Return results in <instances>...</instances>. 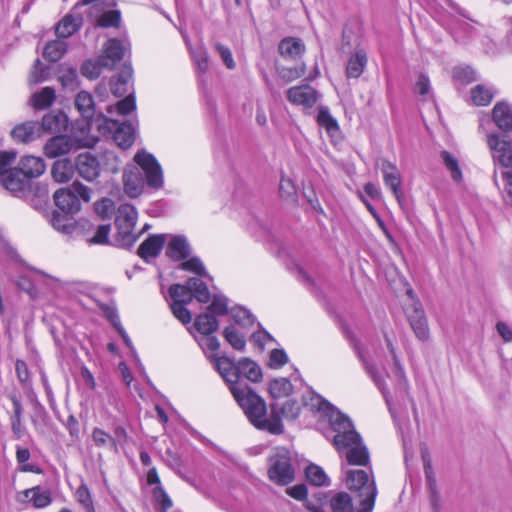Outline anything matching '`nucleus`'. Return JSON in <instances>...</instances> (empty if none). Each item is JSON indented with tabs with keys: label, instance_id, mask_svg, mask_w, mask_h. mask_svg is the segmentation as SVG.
<instances>
[{
	"label": "nucleus",
	"instance_id": "1",
	"mask_svg": "<svg viewBox=\"0 0 512 512\" xmlns=\"http://www.w3.org/2000/svg\"><path fill=\"white\" fill-rule=\"evenodd\" d=\"M303 405L328 420L335 433L333 444L350 465L365 466L369 463L368 450L349 417L311 390L303 395Z\"/></svg>",
	"mask_w": 512,
	"mask_h": 512
},
{
	"label": "nucleus",
	"instance_id": "2",
	"mask_svg": "<svg viewBox=\"0 0 512 512\" xmlns=\"http://www.w3.org/2000/svg\"><path fill=\"white\" fill-rule=\"evenodd\" d=\"M230 392L253 426L271 434L283 433L284 426L278 416L276 404L270 405V415L268 416L265 401L247 384L233 385Z\"/></svg>",
	"mask_w": 512,
	"mask_h": 512
},
{
	"label": "nucleus",
	"instance_id": "3",
	"mask_svg": "<svg viewBox=\"0 0 512 512\" xmlns=\"http://www.w3.org/2000/svg\"><path fill=\"white\" fill-rule=\"evenodd\" d=\"M230 392L253 426L271 434L283 433L284 426L278 416L276 404L270 405V415L268 416L265 401L247 384L233 385Z\"/></svg>",
	"mask_w": 512,
	"mask_h": 512
},
{
	"label": "nucleus",
	"instance_id": "4",
	"mask_svg": "<svg viewBox=\"0 0 512 512\" xmlns=\"http://www.w3.org/2000/svg\"><path fill=\"white\" fill-rule=\"evenodd\" d=\"M135 165H127L123 172L124 192L130 198L140 196L145 184L152 189L163 186V171L156 158L145 150L134 156Z\"/></svg>",
	"mask_w": 512,
	"mask_h": 512
},
{
	"label": "nucleus",
	"instance_id": "5",
	"mask_svg": "<svg viewBox=\"0 0 512 512\" xmlns=\"http://www.w3.org/2000/svg\"><path fill=\"white\" fill-rule=\"evenodd\" d=\"M346 484L350 490L358 493L359 505L356 512H372L377 496V488L375 482L370 481L367 472L364 470L348 471Z\"/></svg>",
	"mask_w": 512,
	"mask_h": 512
},
{
	"label": "nucleus",
	"instance_id": "6",
	"mask_svg": "<svg viewBox=\"0 0 512 512\" xmlns=\"http://www.w3.org/2000/svg\"><path fill=\"white\" fill-rule=\"evenodd\" d=\"M55 205L64 213L76 214L81 209L80 200L89 202L91 190L79 181H74L69 187L60 188L53 195Z\"/></svg>",
	"mask_w": 512,
	"mask_h": 512
},
{
	"label": "nucleus",
	"instance_id": "7",
	"mask_svg": "<svg viewBox=\"0 0 512 512\" xmlns=\"http://www.w3.org/2000/svg\"><path fill=\"white\" fill-rule=\"evenodd\" d=\"M268 477L278 485H288L295 478L291 453L284 447L275 448L268 458Z\"/></svg>",
	"mask_w": 512,
	"mask_h": 512
},
{
	"label": "nucleus",
	"instance_id": "8",
	"mask_svg": "<svg viewBox=\"0 0 512 512\" xmlns=\"http://www.w3.org/2000/svg\"><path fill=\"white\" fill-rule=\"evenodd\" d=\"M95 139H72L66 135H58L50 138L45 146L44 153L49 158H56L68 154L80 147H93Z\"/></svg>",
	"mask_w": 512,
	"mask_h": 512
},
{
	"label": "nucleus",
	"instance_id": "9",
	"mask_svg": "<svg viewBox=\"0 0 512 512\" xmlns=\"http://www.w3.org/2000/svg\"><path fill=\"white\" fill-rule=\"evenodd\" d=\"M408 295L413 298V291L409 290ZM407 320L414 335L419 341L425 342L430 338L428 320L422 304L418 300L412 299L411 305L405 309Z\"/></svg>",
	"mask_w": 512,
	"mask_h": 512
},
{
	"label": "nucleus",
	"instance_id": "10",
	"mask_svg": "<svg viewBox=\"0 0 512 512\" xmlns=\"http://www.w3.org/2000/svg\"><path fill=\"white\" fill-rule=\"evenodd\" d=\"M132 75L131 64L124 63L121 71L109 79L112 96H135Z\"/></svg>",
	"mask_w": 512,
	"mask_h": 512
},
{
	"label": "nucleus",
	"instance_id": "11",
	"mask_svg": "<svg viewBox=\"0 0 512 512\" xmlns=\"http://www.w3.org/2000/svg\"><path fill=\"white\" fill-rule=\"evenodd\" d=\"M92 9H95L99 15L93 23L94 28H119L121 24V12L117 9L103 10L102 0H82L83 5L92 4Z\"/></svg>",
	"mask_w": 512,
	"mask_h": 512
},
{
	"label": "nucleus",
	"instance_id": "12",
	"mask_svg": "<svg viewBox=\"0 0 512 512\" xmlns=\"http://www.w3.org/2000/svg\"><path fill=\"white\" fill-rule=\"evenodd\" d=\"M75 169L78 175L85 181L93 182L101 174V163L90 152L79 154L75 159Z\"/></svg>",
	"mask_w": 512,
	"mask_h": 512
},
{
	"label": "nucleus",
	"instance_id": "13",
	"mask_svg": "<svg viewBox=\"0 0 512 512\" xmlns=\"http://www.w3.org/2000/svg\"><path fill=\"white\" fill-rule=\"evenodd\" d=\"M50 223L55 230L68 236L73 235L80 229H85L86 226H90V223L86 220L77 222L67 213L62 214L56 210L51 214Z\"/></svg>",
	"mask_w": 512,
	"mask_h": 512
},
{
	"label": "nucleus",
	"instance_id": "14",
	"mask_svg": "<svg viewBox=\"0 0 512 512\" xmlns=\"http://www.w3.org/2000/svg\"><path fill=\"white\" fill-rule=\"evenodd\" d=\"M488 146L494 152V159L507 168H512V144L501 139L498 135L491 134L487 140Z\"/></svg>",
	"mask_w": 512,
	"mask_h": 512
},
{
	"label": "nucleus",
	"instance_id": "15",
	"mask_svg": "<svg viewBox=\"0 0 512 512\" xmlns=\"http://www.w3.org/2000/svg\"><path fill=\"white\" fill-rule=\"evenodd\" d=\"M381 171L385 185L393 192L399 204L404 201V195L401 190V176L395 164L383 160Z\"/></svg>",
	"mask_w": 512,
	"mask_h": 512
},
{
	"label": "nucleus",
	"instance_id": "16",
	"mask_svg": "<svg viewBox=\"0 0 512 512\" xmlns=\"http://www.w3.org/2000/svg\"><path fill=\"white\" fill-rule=\"evenodd\" d=\"M106 122L110 123L109 127L114 130L113 138L116 144L122 149L130 148L135 141V128L129 122L119 123L117 120L108 119Z\"/></svg>",
	"mask_w": 512,
	"mask_h": 512
},
{
	"label": "nucleus",
	"instance_id": "17",
	"mask_svg": "<svg viewBox=\"0 0 512 512\" xmlns=\"http://www.w3.org/2000/svg\"><path fill=\"white\" fill-rule=\"evenodd\" d=\"M169 241L166 247V256L173 261H183L190 257L191 246L184 235H167Z\"/></svg>",
	"mask_w": 512,
	"mask_h": 512
},
{
	"label": "nucleus",
	"instance_id": "18",
	"mask_svg": "<svg viewBox=\"0 0 512 512\" xmlns=\"http://www.w3.org/2000/svg\"><path fill=\"white\" fill-rule=\"evenodd\" d=\"M211 361L221 377L229 384V389L233 385H245L242 381H238V363L234 364L231 359L225 356H212Z\"/></svg>",
	"mask_w": 512,
	"mask_h": 512
},
{
	"label": "nucleus",
	"instance_id": "19",
	"mask_svg": "<svg viewBox=\"0 0 512 512\" xmlns=\"http://www.w3.org/2000/svg\"><path fill=\"white\" fill-rule=\"evenodd\" d=\"M124 50L121 40L110 38L103 45L100 61L107 63V69H113L124 58Z\"/></svg>",
	"mask_w": 512,
	"mask_h": 512
},
{
	"label": "nucleus",
	"instance_id": "20",
	"mask_svg": "<svg viewBox=\"0 0 512 512\" xmlns=\"http://www.w3.org/2000/svg\"><path fill=\"white\" fill-rule=\"evenodd\" d=\"M385 342L393 360L392 375L396 382V391L400 394L408 395L409 386L404 368L400 363L391 339L387 335H385Z\"/></svg>",
	"mask_w": 512,
	"mask_h": 512
},
{
	"label": "nucleus",
	"instance_id": "21",
	"mask_svg": "<svg viewBox=\"0 0 512 512\" xmlns=\"http://www.w3.org/2000/svg\"><path fill=\"white\" fill-rule=\"evenodd\" d=\"M167 240L166 234H155L150 235L146 240H144L137 251L139 257H141L146 262L149 259L156 258L161 252Z\"/></svg>",
	"mask_w": 512,
	"mask_h": 512
},
{
	"label": "nucleus",
	"instance_id": "22",
	"mask_svg": "<svg viewBox=\"0 0 512 512\" xmlns=\"http://www.w3.org/2000/svg\"><path fill=\"white\" fill-rule=\"evenodd\" d=\"M306 47L301 38L285 37L278 44V52L286 60H299L305 53Z\"/></svg>",
	"mask_w": 512,
	"mask_h": 512
},
{
	"label": "nucleus",
	"instance_id": "23",
	"mask_svg": "<svg viewBox=\"0 0 512 512\" xmlns=\"http://www.w3.org/2000/svg\"><path fill=\"white\" fill-rule=\"evenodd\" d=\"M78 5H75L72 12L66 14L56 25L55 34L58 38L66 39L81 28L83 17L80 14L75 15L74 13Z\"/></svg>",
	"mask_w": 512,
	"mask_h": 512
},
{
	"label": "nucleus",
	"instance_id": "24",
	"mask_svg": "<svg viewBox=\"0 0 512 512\" xmlns=\"http://www.w3.org/2000/svg\"><path fill=\"white\" fill-rule=\"evenodd\" d=\"M41 135L40 126L37 122L26 121L16 125L11 130V136L17 143L27 144L30 143Z\"/></svg>",
	"mask_w": 512,
	"mask_h": 512
},
{
	"label": "nucleus",
	"instance_id": "25",
	"mask_svg": "<svg viewBox=\"0 0 512 512\" xmlns=\"http://www.w3.org/2000/svg\"><path fill=\"white\" fill-rule=\"evenodd\" d=\"M0 182L7 190L16 194L26 189L29 184V179L17 167L4 174L2 173V175H0Z\"/></svg>",
	"mask_w": 512,
	"mask_h": 512
},
{
	"label": "nucleus",
	"instance_id": "26",
	"mask_svg": "<svg viewBox=\"0 0 512 512\" xmlns=\"http://www.w3.org/2000/svg\"><path fill=\"white\" fill-rule=\"evenodd\" d=\"M448 18L450 23L443 25L449 30L453 39L459 44H467L472 38L473 27L463 21H460L451 14H448Z\"/></svg>",
	"mask_w": 512,
	"mask_h": 512
},
{
	"label": "nucleus",
	"instance_id": "27",
	"mask_svg": "<svg viewBox=\"0 0 512 512\" xmlns=\"http://www.w3.org/2000/svg\"><path fill=\"white\" fill-rule=\"evenodd\" d=\"M355 351L360 361L362 362L366 372L371 377L374 384L377 386V388L380 390L383 397L385 398L387 405H390L389 389L386 386L384 379L378 374L375 366L366 359L364 353L361 351L360 347L357 344H355Z\"/></svg>",
	"mask_w": 512,
	"mask_h": 512
},
{
	"label": "nucleus",
	"instance_id": "28",
	"mask_svg": "<svg viewBox=\"0 0 512 512\" xmlns=\"http://www.w3.org/2000/svg\"><path fill=\"white\" fill-rule=\"evenodd\" d=\"M74 104L82 117L87 120H107L103 111L94 102V98H74Z\"/></svg>",
	"mask_w": 512,
	"mask_h": 512
},
{
	"label": "nucleus",
	"instance_id": "29",
	"mask_svg": "<svg viewBox=\"0 0 512 512\" xmlns=\"http://www.w3.org/2000/svg\"><path fill=\"white\" fill-rule=\"evenodd\" d=\"M67 116L61 110H53L42 118L40 130L49 132H60L67 126Z\"/></svg>",
	"mask_w": 512,
	"mask_h": 512
},
{
	"label": "nucleus",
	"instance_id": "30",
	"mask_svg": "<svg viewBox=\"0 0 512 512\" xmlns=\"http://www.w3.org/2000/svg\"><path fill=\"white\" fill-rule=\"evenodd\" d=\"M31 403L33 405V413L30 416L31 422L38 433L44 434L50 423V417L35 395L31 397Z\"/></svg>",
	"mask_w": 512,
	"mask_h": 512
},
{
	"label": "nucleus",
	"instance_id": "31",
	"mask_svg": "<svg viewBox=\"0 0 512 512\" xmlns=\"http://www.w3.org/2000/svg\"><path fill=\"white\" fill-rule=\"evenodd\" d=\"M30 180L42 175L45 171V163L42 158L35 156H24L21 158L18 167Z\"/></svg>",
	"mask_w": 512,
	"mask_h": 512
},
{
	"label": "nucleus",
	"instance_id": "32",
	"mask_svg": "<svg viewBox=\"0 0 512 512\" xmlns=\"http://www.w3.org/2000/svg\"><path fill=\"white\" fill-rule=\"evenodd\" d=\"M75 163L73 164L70 159L57 160L51 170L53 179L59 183H66L70 181L75 172Z\"/></svg>",
	"mask_w": 512,
	"mask_h": 512
},
{
	"label": "nucleus",
	"instance_id": "33",
	"mask_svg": "<svg viewBox=\"0 0 512 512\" xmlns=\"http://www.w3.org/2000/svg\"><path fill=\"white\" fill-rule=\"evenodd\" d=\"M137 211L134 206L130 204H122L119 206L116 217H115V225L116 227L123 228H135L137 221Z\"/></svg>",
	"mask_w": 512,
	"mask_h": 512
},
{
	"label": "nucleus",
	"instance_id": "34",
	"mask_svg": "<svg viewBox=\"0 0 512 512\" xmlns=\"http://www.w3.org/2000/svg\"><path fill=\"white\" fill-rule=\"evenodd\" d=\"M493 120L499 129L503 131L512 130V111L505 102H499L493 109Z\"/></svg>",
	"mask_w": 512,
	"mask_h": 512
},
{
	"label": "nucleus",
	"instance_id": "35",
	"mask_svg": "<svg viewBox=\"0 0 512 512\" xmlns=\"http://www.w3.org/2000/svg\"><path fill=\"white\" fill-rule=\"evenodd\" d=\"M244 377L251 382H259L262 379V371L260 366L248 359L244 358L238 362V381Z\"/></svg>",
	"mask_w": 512,
	"mask_h": 512
},
{
	"label": "nucleus",
	"instance_id": "36",
	"mask_svg": "<svg viewBox=\"0 0 512 512\" xmlns=\"http://www.w3.org/2000/svg\"><path fill=\"white\" fill-rule=\"evenodd\" d=\"M316 121L320 127L325 129L330 137H334L340 133L339 124L337 120L330 114L328 107H319Z\"/></svg>",
	"mask_w": 512,
	"mask_h": 512
},
{
	"label": "nucleus",
	"instance_id": "37",
	"mask_svg": "<svg viewBox=\"0 0 512 512\" xmlns=\"http://www.w3.org/2000/svg\"><path fill=\"white\" fill-rule=\"evenodd\" d=\"M67 51V43L64 39L59 38L57 40L49 41L46 43L43 49V57L51 62L55 63L59 61Z\"/></svg>",
	"mask_w": 512,
	"mask_h": 512
},
{
	"label": "nucleus",
	"instance_id": "38",
	"mask_svg": "<svg viewBox=\"0 0 512 512\" xmlns=\"http://www.w3.org/2000/svg\"><path fill=\"white\" fill-rule=\"evenodd\" d=\"M22 494L33 503L35 508H44L52 502L50 492L48 490H42L40 486L26 489Z\"/></svg>",
	"mask_w": 512,
	"mask_h": 512
},
{
	"label": "nucleus",
	"instance_id": "39",
	"mask_svg": "<svg viewBox=\"0 0 512 512\" xmlns=\"http://www.w3.org/2000/svg\"><path fill=\"white\" fill-rule=\"evenodd\" d=\"M194 326L202 335H209L217 331L219 323L216 317L208 311L196 317Z\"/></svg>",
	"mask_w": 512,
	"mask_h": 512
},
{
	"label": "nucleus",
	"instance_id": "40",
	"mask_svg": "<svg viewBox=\"0 0 512 512\" xmlns=\"http://www.w3.org/2000/svg\"><path fill=\"white\" fill-rule=\"evenodd\" d=\"M366 63V53L362 50L357 51L347 63L346 72L348 77L358 78L363 73Z\"/></svg>",
	"mask_w": 512,
	"mask_h": 512
},
{
	"label": "nucleus",
	"instance_id": "41",
	"mask_svg": "<svg viewBox=\"0 0 512 512\" xmlns=\"http://www.w3.org/2000/svg\"><path fill=\"white\" fill-rule=\"evenodd\" d=\"M329 503L332 512H354L352 498L346 492L335 493Z\"/></svg>",
	"mask_w": 512,
	"mask_h": 512
},
{
	"label": "nucleus",
	"instance_id": "42",
	"mask_svg": "<svg viewBox=\"0 0 512 512\" xmlns=\"http://www.w3.org/2000/svg\"><path fill=\"white\" fill-rule=\"evenodd\" d=\"M193 298L201 303H208L211 299V295L207 284L202 280L191 277L187 281Z\"/></svg>",
	"mask_w": 512,
	"mask_h": 512
},
{
	"label": "nucleus",
	"instance_id": "43",
	"mask_svg": "<svg viewBox=\"0 0 512 512\" xmlns=\"http://www.w3.org/2000/svg\"><path fill=\"white\" fill-rule=\"evenodd\" d=\"M169 296L172 299L171 304H189L193 299L188 283L172 284L169 288Z\"/></svg>",
	"mask_w": 512,
	"mask_h": 512
},
{
	"label": "nucleus",
	"instance_id": "44",
	"mask_svg": "<svg viewBox=\"0 0 512 512\" xmlns=\"http://www.w3.org/2000/svg\"><path fill=\"white\" fill-rule=\"evenodd\" d=\"M453 80L458 91L461 92L460 86L468 85L477 79V75L474 69L469 66L466 67H455L453 69Z\"/></svg>",
	"mask_w": 512,
	"mask_h": 512
},
{
	"label": "nucleus",
	"instance_id": "45",
	"mask_svg": "<svg viewBox=\"0 0 512 512\" xmlns=\"http://www.w3.org/2000/svg\"><path fill=\"white\" fill-rule=\"evenodd\" d=\"M107 69V63L100 61L98 56L96 59H87L81 65V74L88 79H96L100 76L102 70Z\"/></svg>",
	"mask_w": 512,
	"mask_h": 512
},
{
	"label": "nucleus",
	"instance_id": "46",
	"mask_svg": "<svg viewBox=\"0 0 512 512\" xmlns=\"http://www.w3.org/2000/svg\"><path fill=\"white\" fill-rule=\"evenodd\" d=\"M293 386L287 378L274 379L269 384V392L274 399L289 396Z\"/></svg>",
	"mask_w": 512,
	"mask_h": 512
},
{
	"label": "nucleus",
	"instance_id": "47",
	"mask_svg": "<svg viewBox=\"0 0 512 512\" xmlns=\"http://www.w3.org/2000/svg\"><path fill=\"white\" fill-rule=\"evenodd\" d=\"M277 405L278 416L282 415L287 420L296 419L301 411V406L294 399L286 400L282 405L275 403Z\"/></svg>",
	"mask_w": 512,
	"mask_h": 512
},
{
	"label": "nucleus",
	"instance_id": "48",
	"mask_svg": "<svg viewBox=\"0 0 512 512\" xmlns=\"http://www.w3.org/2000/svg\"><path fill=\"white\" fill-rule=\"evenodd\" d=\"M117 233L115 236L116 245L123 248H129L137 240V235L134 233L133 228L116 227Z\"/></svg>",
	"mask_w": 512,
	"mask_h": 512
},
{
	"label": "nucleus",
	"instance_id": "49",
	"mask_svg": "<svg viewBox=\"0 0 512 512\" xmlns=\"http://www.w3.org/2000/svg\"><path fill=\"white\" fill-rule=\"evenodd\" d=\"M180 268L182 270L195 273L201 277H209L203 262L198 257H188L187 259L183 260Z\"/></svg>",
	"mask_w": 512,
	"mask_h": 512
},
{
	"label": "nucleus",
	"instance_id": "50",
	"mask_svg": "<svg viewBox=\"0 0 512 512\" xmlns=\"http://www.w3.org/2000/svg\"><path fill=\"white\" fill-rule=\"evenodd\" d=\"M441 158L446 168L450 171L452 179L456 182L461 181L462 172L458 160L448 151H442Z\"/></svg>",
	"mask_w": 512,
	"mask_h": 512
},
{
	"label": "nucleus",
	"instance_id": "51",
	"mask_svg": "<svg viewBox=\"0 0 512 512\" xmlns=\"http://www.w3.org/2000/svg\"><path fill=\"white\" fill-rule=\"evenodd\" d=\"M192 59L200 73H206L209 70L208 52L203 46H197L191 51Z\"/></svg>",
	"mask_w": 512,
	"mask_h": 512
},
{
	"label": "nucleus",
	"instance_id": "52",
	"mask_svg": "<svg viewBox=\"0 0 512 512\" xmlns=\"http://www.w3.org/2000/svg\"><path fill=\"white\" fill-rule=\"evenodd\" d=\"M92 439L97 447H110L111 449L117 450V444L115 439L100 428H94L92 431Z\"/></svg>",
	"mask_w": 512,
	"mask_h": 512
},
{
	"label": "nucleus",
	"instance_id": "53",
	"mask_svg": "<svg viewBox=\"0 0 512 512\" xmlns=\"http://www.w3.org/2000/svg\"><path fill=\"white\" fill-rule=\"evenodd\" d=\"M225 340L236 350H243L246 341L243 335H240L234 326H228L223 332Z\"/></svg>",
	"mask_w": 512,
	"mask_h": 512
},
{
	"label": "nucleus",
	"instance_id": "54",
	"mask_svg": "<svg viewBox=\"0 0 512 512\" xmlns=\"http://www.w3.org/2000/svg\"><path fill=\"white\" fill-rule=\"evenodd\" d=\"M305 474L309 482L315 486H322L327 483L328 478L325 472L317 465H309L305 470Z\"/></svg>",
	"mask_w": 512,
	"mask_h": 512
},
{
	"label": "nucleus",
	"instance_id": "55",
	"mask_svg": "<svg viewBox=\"0 0 512 512\" xmlns=\"http://www.w3.org/2000/svg\"><path fill=\"white\" fill-rule=\"evenodd\" d=\"M278 75L285 80L286 82H290L294 79H297L304 75L305 73V65L301 63L300 65H294L291 67L278 66L277 67Z\"/></svg>",
	"mask_w": 512,
	"mask_h": 512
},
{
	"label": "nucleus",
	"instance_id": "56",
	"mask_svg": "<svg viewBox=\"0 0 512 512\" xmlns=\"http://www.w3.org/2000/svg\"><path fill=\"white\" fill-rule=\"evenodd\" d=\"M232 319L243 327H249L254 323V317L249 310L243 307H233L230 309Z\"/></svg>",
	"mask_w": 512,
	"mask_h": 512
},
{
	"label": "nucleus",
	"instance_id": "57",
	"mask_svg": "<svg viewBox=\"0 0 512 512\" xmlns=\"http://www.w3.org/2000/svg\"><path fill=\"white\" fill-rule=\"evenodd\" d=\"M208 311L215 315H226L229 311L228 309V299L223 295H214L212 298V302L208 307Z\"/></svg>",
	"mask_w": 512,
	"mask_h": 512
},
{
	"label": "nucleus",
	"instance_id": "58",
	"mask_svg": "<svg viewBox=\"0 0 512 512\" xmlns=\"http://www.w3.org/2000/svg\"><path fill=\"white\" fill-rule=\"evenodd\" d=\"M49 67L44 66L40 59H36L33 65L30 82L37 84L46 80L49 76Z\"/></svg>",
	"mask_w": 512,
	"mask_h": 512
},
{
	"label": "nucleus",
	"instance_id": "59",
	"mask_svg": "<svg viewBox=\"0 0 512 512\" xmlns=\"http://www.w3.org/2000/svg\"><path fill=\"white\" fill-rule=\"evenodd\" d=\"M214 47H215V50L217 51V53L220 55L224 65L228 69H231V70L234 69L236 64L234 62L233 55H232L230 48L220 42H216Z\"/></svg>",
	"mask_w": 512,
	"mask_h": 512
},
{
	"label": "nucleus",
	"instance_id": "60",
	"mask_svg": "<svg viewBox=\"0 0 512 512\" xmlns=\"http://www.w3.org/2000/svg\"><path fill=\"white\" fill-rule=\"evenodd\" d=\"M110 225H99L96 229L95 235L88 239L90 244L104 245L109 243Z\"/></svg>",
	"mask_w": 512,
	"mask_h": 512
},
{
	"label": "nucleus",
	"instance_id": "61",
	"mask_svg": "<svg viewBox=\"0 0 512 512\" xmlns=\"http://www.w3.org/2000/svg\"><path fill=\"white\" fill-rule=\"evenodd\" d=\"M288 362V356L282 349H273L269 356V367L279 369Z\"/></svg>",
	"mask_w": 512,
	"mask_h": 512
},
{
	"label": "nucleus",
	"instance_id": "62",
	"mask_svg": "<svg viewBox=\"0 0 512 512\" xmlns=\"http://www.w3.org/2000/svg\"><path fill=\"white\" fill-rule=\"evenodd\" d=\"M187 304H170L173 315L183 324H189L192 320L191 312L186 308Z\"/></svg>",
	"mask_w": 512,
	"mask_h": 512
},
{
	"label": "nucleus",
	"instance_id": "63",
	"mask_svg": "<svg viewBox=\"0 0 512 512\" xmlns=\"http://www.w3.org/2000/svg\"><path fill=\"white\" fill-rule=\"evenodd\" d=\"M34 197H38L39 203H33L36 210L43 209L49 200L48 189L45 185L37 184L33 187Z\"/></svg>",
	"mask_w": 512,
	"mask_h": 512
},
{
	"label": "nucleus",
	"instance_id": "64",
	"mask_svg": "<svg viewBox=\"0 0 512 512\" xmlns=\"http://www.w3.org/2000/svg\"><path fill=\"white\" fill-rule=\"evenodd\" d=\"M76 497L80 504L87 510V512H95L89 489L86 485H81L76 491Z\"/></svg>",
	"mask_w": 512,
	"mask_h": 512
}]
</instances>
